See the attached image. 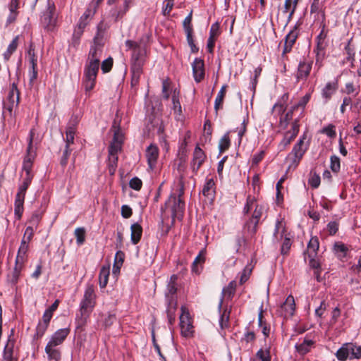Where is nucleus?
Here are the masks:
<instances>
[{"instance_id": "nucleus-22", "label": "nucleus", "mask_w": 361, "mask_h": 361, "mask_svg": "<svg viewBox=\"0 0 361 361\" xmlns=\"http://www.w3.org/2000/svg\"><path fill=\"white\" fill-rule=\"evenodd\" d=\"M19 8V0H11L8 4L10 13L6 20V24L9 25L14 23L18 15V9Z\"/></svg>"}, {"instance_id": "nucleus-44", "label": "nucleus", "mask_w": 361, "mask_h": 361, "mask_svg": "<svg viewBox=\"0 0 361 361\" xmlns=\"http://www.w3.org/2000/svg\"><path fill=\"white\" fill-rule=\"evenodd\" d=\"M177 291V284L168 283L167 291L166 293V297L167 301H169L170 298H176V293Z\"/></svg>"}, {"instance_id": "nucleus-19", "label": "nucleus", "mask_w": 361, "mask_h": 361, "mask_svg": "<svg viewBox=\"0 0 361 361\" xmlns=\"http://www.w3.org/2000/svg\"><path fill=\"white\" fill-rule=\"evenodd\" d=\"M215 183L213 178H207L206 183L203 185L202 190V195L209 200L212 201L215 195Z\"/></svg>"}, {"instance_id": "nucleus-10", "label": "nucleus", "mask_w": 361, "mask_h": 361, "mask_svg": "<svg viewBox=\"0 0 361 361\" xmlns=\"http://www.w3.org/2000/svg\"><path fill=\"white\" fill-rule=\"evenodd\" d=\"M313 61L312 59H303L299 62L295 77L298 81L306 80L312 70Z\"/></svg>"}, {"instance_id": "nucleus-56", "label": "nucleus", "mask_w": 361, "mask_h": 361, "mask_svg": "<svg viewBox=\"0 0 361 361\" xmlns=\"http://www.w3.org/2000/svg\"><path fill=\"white\" fill-rule=\"evenodd\" d=\"M229 323V312L226 313V311L223 312L220 317V326L221 329L228 327Z\"/></svg>"}, {"instance_id": "nucleus-50", "label": "nucleus", "mask_w": 361, "mask_h": 361, "mask_svg": "<svg viewBox=\"0 0 361 361\" xmlns=\"http://www.w3.org/2000/svg\"><path fill=\"white\" fill-rule=\"evenodd\" d=\"M83 33V30H80V28L76 27L74 30V32L73 34V38H72V44L74 47L79 44L80 37L82 36Z\"/></svg>"}, {"instance_id": "nucleus-28", "label": "nucleus", "mask_w": 361, "mask_h": 361, "mask_svg": "<svg viewBox=\"0 0 361 361\" xmlns=\"http://www.w3.org/2000/svg\"><path fill=\"white\" fill-rule=\"evenodd\" d=\"M110 274V268L108 267H102L100 269L99 274V283L101 288H104L106 286L109 276Z\"/></svg>"}, {"instance_id": "nucleus-46", "label": "nucleus", "mask_w": 361, "mask_h": 361, "mask_svg": "<svg viewBox=\"0 0 361 361\" xmlns=\"http://www.w3.org/2000/svg\"><path fill=\"white\" fill-rule=\"evenodd\" d=\"M263 207L259 204L255 205V208L252 216L250 217L251 219L257 221L259 223V220L262 216Z\"/></svg>"}, {"instance_id": "nucleus-38", "label": "nucleus", "mask_w": 361, "mask_h": 361, "mask_svg": "<svg viewBox=\"0 0 361 361\" xmlns=\"http://www.w3.org/2000/svg\"><path fill=\"white\" fill-rule=\"evenodd\" d=\"M256 204L255 198L251 195H248L247 197L246 204L243 208V213L245 214H248L253 207L255 208Z\"/></svg>"}, {"instance_id": "nucleus-32", "label": "nucleus", "mask_w": 361, "mask_h": 361, "mask_svg": "<svg viewBox=\"0 0 361 361\" xmlns=\"http://www.w3.org/2000/svg\"><path fill=\"white\" fill-rule=\"evenodd\" d=\"M227 85H224L221 87L220 91L219 92L217 97L215 99L214 102V109L217 112L219 108L222 106L226 92Z\"/></svg>"}, {"instance_id": "nucleus-48", "label": "nucleus", "mask_w": 361, "mask_h": 361, "mask_svg": "<svg viewBox=\"0 0 361 361\" xmlns=\"http://www.w3.org/2000/svg\"><path fill=\"white\" fill-rule=\"evenodd\" d=\"M113 66V59L109 57L104 60L101 64V68L103 73H106L111 71Z\"/></svg>"}, {"instance_id": "nucleus-3", "label": "nucleus", "mask_w": 361, "mask_h": 361, "mask_svg": "<svg viewBox=\"0 0 361 361\" xmlns=\"http://www.w3.org/2000/svg\"><path fill=\"white\" fill-rule=\"evenodd\" d=\"M96 305V294L93 285H88L80 305V315L76 319L79 326L84 325Z\"/></svg>"}, {"instance_id": "nucleus-33", "label": "nucleus", "mask_w": 361, "mask_h": 361, "mask_svg": "<svg viewBox=\"0 0 361 361\" xmlns=\"http://www.w3.org/2000/svg\"><path fill=\"white\" fill-rule=\"evenodd\" d=\"M23 268V266L15 264L12 274L8 276V281L11 284L16 285L18 283Z\"/></svg>"}, {"instance_id": "nucleus-13", "label": "nucleus", "mask_w": 361, "mask_h": 361, "mask_svg": "<svg viewBox=\"0 0 361 361\" xmlns=\"http://www.w3.org/2000/svg\"><path fill=\"white\" fill-rule=\"evenodd\" d=\"M78 121L77 117L71 118L68 123L66 130V147L70 148V145L74 142V136L76 130V126L78 125Z\"/></svg>"}, {"instance_id": "nucleus-12", "label": "nucleus", "mask_w": 361, "mask_h": 361, "mask_svg": "<svg viewBox=\"0 0 361 361\" xmlns=\"http://www.w3.org/2000/svg\"><path fill=\"white\" fill-rule=\"evenodd\" d=\"M207 156L204 151L197 145L194 149L192 159L190 163L192 170L194 173H197L201 166L205 161Z\"/></svg>"}, {"instance_id": "nucleus-37", "label": "nucleus", "mask_w": 361, "mask_h": 361, "mask_svg": "<svg viewBox=\"0 0 361 361\" xmlns=\"http://www.w3.org/2000/svg\"><path fill=\"white\" fill-rule=\"evenodd\" d=\"M319 243L317 237L312 238L307 245V252L309 254L316 253L319 249Z\"/></svg>"}, {"instance_id": "nucleus-24", "label": "nucleus", "mask_w": 361, "mask_h": 361, "mask_svg": "<svg viewBox=\"0 0 361 361\" xmlns=\"http://www.w3.org/2000/svg\"><path fill=\"white\" fill-rule=\"evenodd\" d=\"M235 288H236V282L235 281H232L228 283V285L226 287H225L223 289L222 297L220 300V302L219 305V309H221V307L224 298L227 297L228 298H232L235 294Z\"/></svg>"}, {"instance_id": "nucleus-39", "label": "nucleus", "mask_w": 361, "mask_h": 361, "mask_svg": "<svg viewBox=\"0 0 361 361\" xmlns=\"http://www.w3.org/2000/svg\"><path fill=\"white\" fill-rule=\"evenodd\" d=\"M230 146V139L228 134H225L220 140L219 147L220 152H224L228 149Z\"/></svg>"}, {"instance_id": "nucleus-40", "label": "nucleus", "mask_w": 361, "mask_h": 361, "mask_svg": "<svg viewBox=\"0 0 361 361\" xmlns=\"http://www.w3.org/2000/svg\"><path fill=\"white\" fill-rule=\"evenodd\" d=\"M48 326V324L39 322L36 328V334L34 336V338L38 339L41 338L47 331Z\"/></svg>"}, {"instance_id": "nucleus-9", "label": "nucleus", "mask_w": 361, "mask_h": 361, "mask_svg": "<svg viewBox=\"0 0 361 361\" xmlns=\"http://www.w3.org/2000/svg\"><path fill=\"white\" fill-rule=\"evenodd\" d=\"M29 186L23 183L19 186L18 192L16 194L15 200V215L18 219L22 216L23 212V204L25 197L26 190Z\"/></svg>"}, {"instance_id": "nucleus-27", "label": "nucleus", "mask_w": 361, "mask_h": 361, "mask_svg": "<svg viewBox=\"0 0 361 361\" xmlns=\"http://www.w3.org/2000/svg\"><path fill=\"white\" fill-rule=\"evenodd\" d=\"M298 109V106H293L284 116H281L279 121V127L286 129L288 127L289 121L293 120V114L295 110Z\"/></svg>"}, {"instance_id": "nucleus-1", "label": "nucleus", "mask_w": 361, "mask_h": 361, "mask_svg": "<svg viewBox=\"0 0 361 361\" xmlns=\"http://www.w3.org/2000/svg\"><path fill=\"white\" fill-rule=\"evenodd\" d=\"M102 23L97 26V32L94 37L84 69L82 86L86 92H90L95 86L96 78L99 69L100 59L103 52Z\"/></svg>"}, {"instance_id": "nucleus-17", "label": "nucleus", "mask_w": 361, "mask_h": 361, "mask_svg": "<svg viewBox=\"0 0 361 361\" xmlns=\"http://www.w3.org/2000/svg\"><path fill=\"white\" fill-rule=\"evenodd\" d=\"M69 333L70 329L68 328L61 329L53 334L51 340L48 343H51V345L56 346L61 345L68 336Z\"/></svg>"}, {"instance_id": "nucleus-62", "label": "nucleus", "mask_w": 361, "mask_h": 361, "mask_svg": "<svg viewBox=\"0 0 361 361\" xmlns=\"http://www.w3.org/2000/svg\"><path fill=\"white\" fill-rule=\"evenodd\" d=\"M173 1L174 0H167L166 4L164 5L163 8V15L164 16H169L173 7Z\"/></svg>"}, {"instance_id": "nucleus-34", "label": "nucleus", "mask_w": 361, "mask_h": 361, "mask_svg": "<svg viewBox=\"0 0 361 361\" xmlns=\"http://www.w3.org/2000/svg\"><path fill=\"white\" fill-rule=\"evenodd\" d=\"M19 36H16L8 45L6 51L4 54V59L8 60L12 54L16 50L18 45Z\"/></svg>"}, {"instance_id": "nucleus-6", "label": "nucleus", "mask_w": 361, "mask_h": 361, "mask_svg": "<svg viewBox=\"0 0 361 361\" xmlns=\"http://www.w3.org/2000/svg\"><path fill=\"white\" fill-rule=\"evenodd\" d=\"M35 133L32 129L29 134L28 146L27 149V154L24 159L23 164V170L25 171L26 174H32V162L35 157V152L33 151L32 142Z\"/></svg>"}, {"instance_id": "nucleus-31", "label": "nucleus", "mask_w": 361, "mask_h": 361, "mask_svg": "<svg viewBox=\"0 0 361 361\" xmlns=\"http://www.w3.org/2000/svg\"><path fill=\"white\" fill-rule=\"evenodd\" d=\"M313 345L314 342L312 340L305 339L302 343L296 345L295 348L300 354L305 355L310 350Z\"/></svg>"}, {"instance_id": "nucleus-8", "label": "nucleus", "mask_w": 361, "mask_h": 361, "mask_svg": "<svg viewBox=\"0 0 361 361\" xmlns=\"http://www.w3.org/2000/svg\"><path fill=\"white\" fill-rule=\"evenodd\" d=\"M181 314L180 316V326L181 334L185 337H189L192 334L193 326L188 311L185 307H181Z\"/></svg>"}, {"instance_id": "nucleus-35", "label": "nucleus", "mask_w": 361, "mask_h": 361, "mask_svg": "<svg viewBox=\"0 0 361 361\" xmlns=\"http://www.w3.org/2000/svg\"><path fill=\"white\" fill-rule=\"evenodd\" d=\"M118 156L109 154L108 169L110 175H114L116 172L118 164Z\"/></svg>"}, {"instance_id": "nucleus-53", "label": "nucleus", "mask_w": 361, "mask_h": 361, "mask_svg": "<svg viewBox=\"0 0 361 361\" xmlns=\"http://www.w3.org/2000/svg\"><path fill=\"white\" fill-rule=\"evenodd\" d=\"M130 187L135 190H140L142 188V180L137 177L133 178L129 182Z\"/></svg>"}, {"instance_id": "nucleus-61", "label": "nucleus", "mask_w": 361, "mask_h": 361, "mask_svg": "<svg viewBox=\"0 0 361 361\" xmlns=\"http://www.w3.org/2000/svg\"><path fill=\"white\" fill-rule=\"evenodd\" d=\"M309 183L313 188H317L320 184V177L319 175L314 173L309 180Z\"/></svg>"}, {"instance_id": "nucleus-54", "label": "nucleus", "mask_w": 361, "mask_h": 361, "mask_svg": "<svg viewBox=\"0 0 361 361\" xmlns=\"http://www.w3.org/2000/svg\"><path fill=\"white\" fill-rule=\"evenodd\" d=\"M112 128H114L113 142H119L120 143H122L123 142V135L120 131V128H116V122L114 123Z\"/></svg>"}, {"instance_id": "nucleus-59", "label": "nucleus", "mask_w": 361, "mask_h": 361, "mask_svg": "<svg viewBox=\"0 0 361 361\" xmlns=\"http://www.w3.org/2000/svg\"><path fill=\"white\" fill-rule=\"evenodd\" d=\"M170 88V82L168 80H164L162 82V94L163 97L168 100L169 98V90Z\"/></svg>"}, {"instance_id": "nucleus-57", "label": "nucleus", "mask_w": 361, "mask_h": 361, "mask_svg": "<svg viewBox=\"0 0 361 361\" xmlns=\"http://www.w3.org/2000/svg\"><path fill=\"white\" fill-rule=\"evenodd\" d=\"M71 152V149L70 148L65 147V149L63 152V155L60 160V164L61 166L65 167L67 165L68 159L70 157Z\"/></svg>"}, {"instance_id": "nucleus-26", "label": "nucleus", "mask_w": 361, "mask_h": 361, "mask_svg": "<svg viewBox=\"0 0 361 361\" xmlns=\"http://www.w3.org/2000/svg\"><path fill=\"white\" fill-rule=\"evenodd\" d=\"M55 347L56 345H51V343H47L45 347V352L49 360L60 361L61 357V352L59 349L55 348Z\"/></svg>"}, {"instance_id": "nucleus-11", "label": "nucleus", "mask_w": 361, "mask_h": 361, "mask_svg": "<svg viewBox=\"0 0 361 361\" xmlns=\"http://www.w3.org/2000/svg\"><path fill=\"white\" fill-rule=\"evenodd\" d=\"M20 92L17 87V85L13 82L8 92L7 101L4 104L5 108L12 112L14 107H17L19 104Z\"/></svg>"}, {"instance_id": "nucleus-49", "label": "nucleus", "mask_w": 361, "mask_h": 361, "mask_svg": "<svg viewBox=\"0 0 361 361\" xmlns=\"http://www.w3.org/2000/svg\"><path fill=\"white\" fill-rule=\"evenodd\" d=\"M322 133L326 134L331 138H334L336 135L335 126L332 124H329L326 127L324 128L322 130Z\"/></svg>"}, {"instance_id": "nucleus-30", "label": "nucleus", "mask_w": 361, "mask_h": 361, "mask_svg": "<svg viewBox=\"0 0 361 361\" xmlns=\"http://www.w3.org/2000/svg\"><path fill=\"white\" fill-rule=\"evenodd\" d=\"M180 92L175 89L172 95V109L175 114L180 115L182 113L181 105L179 101Z\"/></svg>"}, {"instance_id": "nucleus-2", "label": "nucleus", "mask_w": 361, "mask_h": 361, "mask_svg": "<svg viewBox=\"0 0 361 361\" xmlns=\"http://www.w3.org/2000/svg\"><path fill=\"white\" fill-rule=\"evenodd\" d=\"M126 47L132 51L130 59L131 85L136 86L142 73V68L145 63L146 49L140 44L133 41L126 42Z\"/></svg>"}, {"instance_id": "nucleus-52", "label": "nucleus", "mask_w": 361, "mask_h": 361, "mask_svg": "<svg viewBox=\"0 0 361 361\" xmlns=\"http://www.w3.org/2000/svg\"><path fill=\"white\" fill-rule=\"evenodd\" d=\"M252 273V268L249 267H245L242 272L240 279V283L243 284L245 283L250 278V274Z\"/></svg>"}, {"instance_id": "nucleus-23", "label": "nucleus", "mask_w": 361, "mask_h": 361, "mask_svg": "<svg viewBox=\"0 0 361 361\" xmlns=\"http://www.w3.org/2000/svg\"><path fill=\"white\" fill-rule=\"evenodd\" d=\"M295 308V300L293 296L288 295L286 301L282 304L281 309L285 312V316H292L294 314Z\"/></svg>"}, {"instance_id": "nucleus-47", "label": "nucleus", "mask_w": 361, "mask_h": 361, "mask_svg": "<svg viewBox=\"0 0 361 361\" xmlns=\"http://www.w3.org/2000/svg\"><path fill=\"white\" fill-rule=\"evenodd\" d=\"M121 145L122 143H120L119 142H115L112 141L109 147V154L117 155L118 152L121 149Z\"/></svg>"}, {"instance_id": "nucleus-14", "label": "nucleus", "mask_w": 361, "mask_h": 361, "mask_svg": "<svg viewBox=\"0 0 361 361\" xmlns=\"http://www.w3.org/2000/svg\"><path fill=\"white\" fill-rule=\"evenodd\" d=\"M192 74L197 82H201L204 78V63L200 58H196L192 63Z\"/></svg>"}, {"instance_id": "nucleus-29", "label": "nucleus", "mask_w": 361, "mask_h": 361, "mask_svg": "<svg viewBox=\"0 0 361 361\" xmlns=\"http://www.w3.org/2000/svg\"><path fill=\"white\" fill-rule=\"evenodd\" d=\"M206 250L202 249L199 252L198 255L195 257L192 266V270L195 273H199L198 265L202 266L205 262Z\"/></svg>"}, {"instance_id": "nucleus-64", "label": "nucleus", "mask_w": 361, "mask_h": 361, "mask_svg": "<svg viewBox=\"0 0 361 361\" xmlns=\"http://www.w3.org/2000/svg\"><path fill=\"white\" fill-rule=\"evenodd\" d=\"M3 356H4V360L5 361H12L13 349L11 348H8V345L4 348Z\"/></svg>"}, {"instance_id": "nucleus-21", "label": "nucleus", "mask_w": 361, "mask_h": 361, "mask_svg": "<svg viewBox=\"0 0 361 361\" xmlns=\"http://www.w3.org/2000/svg\"><path fill=\"white\" fill-rule=\"evenodd\" d=\"M258 224L259 223L257 221L249 218L243 225V233L244 235H250V238H252L257 231Z\"/></svg>"}, {"instance_id": "nucleus-18", "label": "nucleus", "mask_w": 361, "mask_h": 361, "mask_svg": "<svg viewBox=\"0 0 361 361\" xmlns=\"http://www.w3.org/2000/svg\"><path fill=\"white\" fill-rule=\"evenodd\" d=\"M297 37L298 32L296 31V27H295L293 30L288 32L285 38L284 47L282 53L283 55H285L291 51L293 45L295 44Z\"/></svg>"}, {"instance_id": "nucleus-15", "label": "nucleus", "mask_w": 361, "mask_h": 361, "mask_svg": "<svg viewBox=\"0 0 361 361\" xmlns=\"http://www.w3.org/2000/svg\"><path fill=\"white\" fill-rule=\"evenodd\" d=\"M146 157L149 167L152 170L156 164L159 157V149L154 145H150L146 149Z\"/></svg>"}, {"instance_id": "nucleus-43", "label": "nucleus", "mask_w": 361, "mask_h": 361, "mask_svg": "<svg viewBox=\"0 0 361 361\" xmlns=\"http://www.w3.org/2000/svg\"><path fill=\"white\" fill-rule=\"evenodd\" d=\"M75 235L76 237L77 243L82 245L85 240V230L84 228H78L75 230Z\"/></svg>"}, {"instance_id": "nucleus-41", "label": "nucleus", "mask_w": 361, "mask_h": 361, "mask_svg": "<svg viewBox=\"0 0 361 361\" xmlns=\"http://www.w3.org/2000/svg\"><path fill=\"white\" fill-rule=\"evenodd\" d=\"M330 168L333 172L338 173L341 168V162L338 157L333 155L331 157Z\"/></svg>"}, {"instance_id": "nucleus-36", "label": "nucleus", "mask_w": 361, "mask_h": 361, "mask_svg": "<svg viewBox=\"0 0 361 361\" xmlns=\"http://www.w3.org/2000/svg\"><path fill=\"white\" fill-rule=\"evenodd\" d=\"M256 357L260 361H271V355L269 348L263 350L259 349L256 353Z\"/></svg>"}, {"instance_id": "nucleus-5", "label": "nucleus", "mask_w": 361, "mask_h": 361, "mask_svg": "<svg viewBox=\"0 0 361 361\" xmlns=\"http://www.w3.org/2000/svg\"><path fill=\"white\" fill-rule=\"evenodd\" d=\"M182 195V193H180L178 197L175 195H171L165 204L166 207L169 206L171 209L173 221H174L175 218L181 219L183 216L185 202L181 199Z\"/></svg>"}, {"instance_id": "nucleus-58", "label": "nucleus", "mask_w": 361, "mask_h": 361, "mask_svg": "<svg viewBox=\"0 0 361 361\" xmlns=\"http://www.w3.org/2000/svg\"><path fill=\"white\" fill-rule=\"evenodd\" d=\"M327 230L331 235H335L338 230V223L337 221H330L327 224Z\"/></svg>"}, {"instance_id": "nucleus-4", "label": "nucleus", "mask_w": 361, "mask_h": 361, "mask_svg": "<svg viewBox=\"0 0 361 361\" xmlns=\"http://www.w3.org/2000/svg\"><path fill=\"white\" fill-rule=\"evenodd\" d=\"M337 359L340 361L361 359V346L353 343H345L337 350L336 353Z\"/></svg>"}, {"instance_id": "nucleus-42", "label": "nucleus", "mask_w": 361, "mask_h": 361, "mask_svg": "<svg viewBox=\"0 0 361 361\" xmlns=\"http://www.w3.org/2000/svg\"><path fill=\"white\" fill-rule=\"evenodd\" d=\"M176 308V298H170L168 301L167 316H175Z\"/></svg>"}, {"instance_id": "nucleus-16", "label": "nucleus", "mask_w": 361, "mask_h": 361, "mask_svg": "<svg viewBox=\"0 0 361 361\" xmlns=\"http://www.w3.org/2000/svg\"><path fill=\"white\" fill-rule=\"evenodd\" d=\"M305 139V136L303 135L302 137L300 138L299 141L295 145L292 150V153L295 157L293 161L297 164L299 163L300 160L302 159L307 149V147L304 146Z\"/></svg>"}, {"instance_id": "nucleus-25", "label": "nucleus", "mask_w": 361, "mask_h": 361, "mask_svg": "<svg viewBox=\"0 0 361 361\" xmlns=\"http://www.w3.org/2000/svg\"><path fill=\"white\" fill-rule=\"evenodd\" d=\"M131 241L133 244L136 245L139 243L142 235V228L138 224L135 223L131 226Z\"/></svg>"}, {"instance_id": "nucleus-60", "label": "nucleus", "mask_w": 361, "mask_h": 361, "mask_svg": "<svg viewBox=\"0 0 361 361\" xmlns=\"http://www.w3.org/2000/svg\"><path fill=\"white\" fill-rule=\"evenodd\" d=\"M26 260V253L21 252L19 250L16 256L15 264L23 266Z\"/></svg>"}, {"instance_id": "nucleus-63", "label": "nucleus", "mask_w": 361, "mask_h": 361, "mask_svg": "<svg viewBox=\"0 0 361 361\" xmlns=\"http://www.w3.org/2000/svg\"><path fill=\"white\" fill-rule=\"evenodd\" d=\"M322 2L319 0H313V2L310 7V12L313 13H319L322 9Z\"/></svg>"}, {"instance_id": "nucleus-20", "label": "nucleus", "mask_w": 361, "mask_h": 361, "mask_svg": "<svg viewBox=\"0 0 361 361\" xmlns=\"http://www.w3.org/2000/svg\"><path fill=\"white\" fill-rule=\"evenodd\" d=\"M338 88V80H335L329 82L326 84L325 87L322 89V96L326 101H329L332 95L336 92Z\"/></svg>"}, {"instance_id": "nucleus-45", "label": "nucleus", "mask_w": 361, "mask_h": 361, "mask_svg": "<svg viewBox=\"0 0 361 361\" xmlns=\"http://www.w3.org/2000/svg\"><path fill=\"white\" fill-rule=\"evenodd\" d=\"M290 132H287L283 140L281 141L279 144V148L280 150H283L286 149V147L290 145V143L295 138L293 137V136L290 135Z\"/></svg>"}, {"instance_id": "nucleus-51", "label": "nucleus", "mask_w": 361, "mask_h": 361, "mask_svg": "<svg viewBox=\"0 0 361 361\" xmlns=\"http://www.w3.org/2000/svg\"><path fill=\"white\" fill-rule=\"evenodd\" d=\"M183 27L185 32H193L192 25V11L189 13V15L184 19L183 20Z\"/></svg>"}, {"instance_id": "nucleus-55", "label": "nucleus", "mask_w": 361, "mask_h": 361, "mask_svg": "<svg viewBox=\"0 0 361 361\" xmlns=\"http://www.w3.org/2000/svg\"><path fill=\"white\" fill-rule=\"evenodd\" d=\"M290 246H291L290 239L286 236L284 238V240L283 242L281 249V254L283 255H287L290 248Z\"/></svg>"}, {"instance_id": "nucleus-7", "label": "nucleus", "mask_w": 361, "mask_h": 361, "mask_svg": "<svg viewBox=\"0 0 361 361\" xmlns=\"http://www.w3.org/2000/svg\"><path fill=\"white\" fill-rule=\"evenodd\" d=\"M54 11L55 5L54 1L48 0L47 8L41 17V23L43 27L48 30H52L55 25L56 20L54 18Z\"/></svg>"}]
</instances>
